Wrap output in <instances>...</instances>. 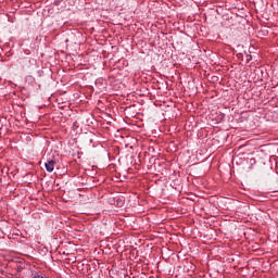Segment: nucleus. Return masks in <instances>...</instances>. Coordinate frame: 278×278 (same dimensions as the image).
<instances>
[{
	"instance_id": "obj_1",
	"label": "nucleus",
	"mask_w": 278,
	"mask_h": 278,
	"mask_svg": "<svg viewBox=\"0 0 278 278\" xmlns=\"http://www.w3.org/2000/svg\"><path fill=\"white\" fill-rule=\"evenodd\" d=\"M45 168L48 173H53V170L55 169V161L53 159L48 160L45 163Z\"/></svg>"
},
{
	"instance_id": "obj_2",
	"label": "nucleus",
	"mask_w": 278,
	"mask_h": 278,
	"mask_svg": "<svg viewBox=\"0 0 278 278\" xmlns=\"http://www.w3.org/2000/svg\"><path fill=\"white\" fill-rule=\"evenodd\" d=\"M251 60H253V56L251 54H247L245 55V62L247 64H249V62H251Z\"/></svg>"
},
{
	"instance_id": "obj_3",
	"label": "nucleus",
	"mask_w": 278,
	"mask_h": 278,
	"mask_svg": "<svg viewBox=\"0 0 278 278\" xmlns=\"http://www.w3.org/2000/svg\"><path fill=\"white\" fill-rule=\"evenodd\" d=\"M251 162H254V163H255V159H251Z\"/></svg>"
}]
</instances>
